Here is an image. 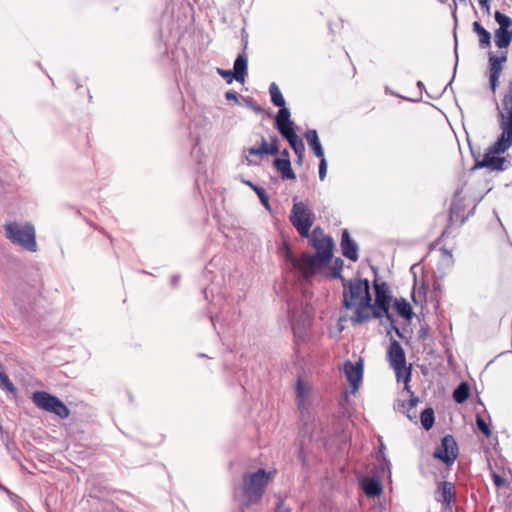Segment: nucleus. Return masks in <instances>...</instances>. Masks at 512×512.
<instances>
[{
  "instance_id": "obj_2",
  "label": "nucleus",
  "mask_w": 512,
  "mask_h": 512,
  "mask_svg": "<svg viewBox=\"0 0 512 512\" xmlns=\"http://www.w3.org/2000/svg\"><path fill=\"white\" fill-rule=\"evenodd\" d=\"M343 306L346 309H354L351 317L353 324H361L370 321L368 315L371 310L370 285L367 279L355 278L343 283Z\"/></svg>"
},
{
  "instance_id": "obj_39",
  "label": "nucleus",
  "mask_w": 512,
  "mask_h": 512,
  "mask_svg": "<svg viewBox=\"0 0 512 512\" xmlns=\"http://www.w3.org/2000/svg\"><path fill=\"white\" fill-rule=\"evenodd\" d=\"M479 4L481 6L482 9H485L486 13L487 14H490V4H489V0H480L479 1Z\"/></svg>"
},
{
  "instance_id": "obj_26",
  "label": "nucleus",
  "mask_w": 512,
  "mask_h": 512,
  "mask_svg": "<svg viewBox=\"0 0 512 512\" xmlns=\"http://www.w3.org/2000/svg\"><path fill=\"white\" fill-rule=\"evenodd\" d=\"M392 368L395 372L397 381H403L407 387L409 382L411 381V375H412L411 365L407 366V363H406L403 365L392 366Z\"/></svg>"
},
{
  "instance_id": "obj_14",
  "label": "nucleus",
  "mask_w": 512,
  "mask_h": 512,
  "mask_svg": "<svg viewBox=\"0 0 512 512\" xmlns=\"http://www.w3.org/2000/svg\"><path fill=\"white\" fill-rule=\"evenodd\" d=\"M456 499V488L452 482L444 481L438 484L436 490V500L445 508H451Z\"/></svg>"
},
{
  "instance_id": "obj_40",
  "label": "nucleus",
  "mask_w": 512,
  "mask_h": 512,
  "mask_svg": "<svg viewBox=\"0 0 512 512\" xmlns=\"http://www.w3.org/2000/svg\"><path fill=\"white\" fill-rule=\"evenodd\" d=\"M225 97L227 100H235V101H238V95L236 92L234 91H227L225 93Z\"/></svg>"
},
{
  "instance_id": "obj_10",
  "label": "nucleus",
  "mask_w": 512,
  "mask_h": 512,
  "mask_svg": "<svg viewBox=\"0 0 512 512\" xmlns=\"http://www.w3.org/2000/svg\"><path fill=\"white\" fill-rule=\"evenodd\" d=\"M459 454L458 445L452 435H445L441 443L435 448L433 457L447 466H451Z\"/></svg>"
},
{
  "instance_id": "obj_12",
  "label": "nucleus",
  "mask_w": 512,
  "mask_h": 512,
  "mask_svg": "<svg viewBox=\"0 0 512 512\" xmlns=\"http://www.w3.org/2000/svg\"><path fill=\"white\" fill-rule=\"evenodd\" d=\"M344 373L353 390L357 391L363 377V360L359 359L356 363L346 361L344 364Z\"/></svg>"
},
{
  "instance_id": "obj_3",
  "label": "nucleus",
  "mask_w": 512,
  "mask_h": 512,
  "mask_svg": "<svg viewBox=\"0 0 512 512\" xmlns=\"http://www.w3.org/2000/svg\"><path fill=\"white\" fill-rule=\"evenodd\" d=\"M276 473V469L270 471L258 469L253 473H245L242 476V493L246 499V506L257 504L261 501L266 488Z\"/></svg>"
},
{
  "instance_id": "obj_33",
  "label": "nucleus",
  "mask_w": 512,
  "mask_h": 512,
  "mask_svg": "<svg viewBox=\"0 0 512 512\" xmlns=\"http://www.w3.org/2000/svg\"><path fill=\"white\" fill-rule=\"evenodd\" d=\"M476 425H477V428L486 437H490L491 436V430L489 428V425L486 423V421L480 415H477V417H476Z\"/></svg>"
},
{
  "instance_id": "obj_30",
  "label": "nucleus",
  "mask_w": 512,
  "mask_h": 512,
  "mask_svg": "<svg viewBox=\"0 0 512 512\" xmlns=\"http://www.w3.org/2000/svg\"><path fill=\"white\" fill-rule=\"evenodd\" d=\"M435 416L432 408H426L420 415V422L425 430L432 428L434 424Z\"/></svg>"
},
{
  "instance_id": "obj_43",
  "label": "nucleus",
  "mask_w": 512,
  "mask_h": 512,
  "mask_svg": "<svg viewBox=\"0 0 512 512\" xmlns=\"http://www.w3.org/2000/svg\"><path fill=\"white\" fill-rule=\"evenodd\" d=\"M281 154H282V156H284V157H288V156H289V152H288V150H286V149H285V150H283Z\"/></svg>"
},
{
  "instance_id": "obj_19",
  "label": "nucleus",
  "mask_w": 512,
  "mask_h": 512,
  "mask_svg": "<svg viewBox=\"0 0 512 512\" xmlns=\"http://www.w3.org/2000/svg\"><path fill=\"white\" fill-rule=\"evenodd\" d=\"M287 141L289 142L290 147L293 149L295 154L298 157V163L301 164L304 158L305 153V146L303 143V140L295 133V131H292L286 135L283 136Z\"/></svg>"
},
{
  "instance_id": "obj_5",
  "label": "nucleus",
  "mask_w": 512,
  "mask_h": 512,
  "mask_svg": "<svg viewBox=\"0 0 512 512\" xmlns=\"http://www.w3.org/2000/svg\"><path fill=\"white\" fill-rule=\"evenodd\" d=\"M373 287L375 291V300L374 303L371 302V310L368 312L370 320L381 319L383 317L390 319L389 308L392 296L388 285L385 282H378L375 280L373 282Z\"/></svg>"
},
{
  "instance_id": "obj_34",
  "label": "nucleus",
  "mask_w": 512,
  "mask_h": 512,
  "mask_svg": "<svg viewBox=\"0 0 512 512\" xmlns=\"http://www.w3.org/2000/svg\"><path fill=\"white\" fill-rule=\"evenodd\" d=\"M254 192L257 194V196L259 197L261 203L263 204V206L267 209H270V204H269V197L265 191L264 188L258 186L257 188H254Z\"/></svg>"
},
{
  "instance_id": "obj_11",
  "label": "nucleus",
  "mask_w": 512,
  "mask_h": 512,
  "mask_svg": "<svg viewBox=\"0 0 512 512\" xmlns=\"http://www.w3.org/2000/svg\"><path fill=\"white\" fill-rule=\"evenodd\" d=\"M279 139L276 134H272L268 139L261 137V142L259 146H253L248 148L246 151L251 156H257L263 158L268 155H277L280 153L279 150Z\"/></svg>"
},
{
  "instance_id": "obj_42",
  "label": "nucleus",
  "mask_w": 512,
  "mask_h": 512,
  "mask_svg": "<svg viewBox=\"0 0 512 512\" xmlns=\"http://www.w3.org/2000/svg\"><path fill=\"white\" fill-rule=\"evenodd\" d=\"M282 504H283L282 501L278 504V508H277L276 512H290L289 509H282Z\"/></svg>"
},
{
  "instance_id": "obj_13",
  "label": "nucleus",
  "mask_w": 512,
  "mask_h": 512,
  "mask_svg": "<svg viewBox=\"0 0 512 512\" xmlns=\"http://www.w3.org/2000/svg\"><path fill=\"white\" fill-rule=\"evenodd\" d=\"M507 60L506 52L502 56H493L489 57V82L490 89L493 93L496 92V89L499 84V78L501 72L503 70L502 64Z\"/></svg>"
},
{
  "instance_id": "obj_37",
  "label": "nucleus",
  "mask_w": 512,
  "mask_h": 512,
  "mask_svg": "<svg viewBox=\"0 0 512 512\" xmlns=\"http://www.w3.org/2000/svg\"><path fill=\"white\" fill-rule=\"evenodd\" d=\"M342 265L343 261L340 258L335 260V266L337 267V269L335 268V270L333 271L334 277H341L340 270L342 269Z\"/></svg>"
},
{
  "instance_id": "obj_15",
  "label": "nucleus",
  "mask_w": 512,
  "mask_h": 512,
  "mask_svg": "<svg viewBox=\"0 0 512 512\" xmlns=\"http://www.w3.org/2000/svg\"><path fill=\"white\" fill-rule=\"evenodd\" d=\"M387 359L390 363V366L403 365L406 364V356L404 349L401 344L397 340H392L388 351H387Z\"/></svg>"
},
{
  "instance_id": "obj_18",
  "label": "nucleus",
  "mask_w": 512,
  "mask_h": 512,
  "mask_svg": "<svg viewBox=\"0 0 512 512\" xmlns=\"http://www.w3.org/2000/svg\"><path fill=\"white\" fill-rule=\"evenodd\" d=\"M361 488L368 497H378L383 492L380 481L372 477H365L361 481Z\"/></svg>"
},
{
  "instance_id": "obj_8",
  "label": "nucleus",
  "mask_w": 512,
  "mask_h": 512,
  "mask_svg": "<svg viewBox=\"0 0 512 512\" xmlns=\"http://www.w3.org/2000/svg\"><path fill=\"white\" fill-rule=\"evenodd\" d=\"M33 403L40 409L54 413L61 419H66L70 415L68 407L56 396L45 391H36L32 395Z\"/></svg>"
},
{
  "instance_id": "obj_1",
  "label": "nucleus",
  "mask_w": 512,
  "mask_h": 512,
  "mask_svg": "<svg viewBox=\"0 0 512 512\" xmlns=\"http://www.w3.org/2000/svg\"><path fill=\"white\" fill-rule=\"evenodd\" d=\"M499 127L501 134L489 146L483 158L476 161L475 168H487L491 171H504L508 168L509 161L502 155L512 147V79L508 82L499 108Z\"/></svg>"
},
{
  "instance_id": "obj_25",
  "label": "nucleus",
  "mask_w": 512,
  "mask_h": 512,
  "mask_svg": "<svg viewBox=\"0 0 512 512\" xmlns=\"http://www.w3.org/2000/svg\"><path fill=\"white\" fill-rule=\"evenodd\" d=\"M310 387L305 384L301 379L296 384V400L299 408H304L306 400L310 395Z\"/></svg>"
},
{
  "instance_id": "obj_35",
  "label": "nucleus",
  "mask_w": 512,
  "mask_h": 512,
  "mask_svg": "<svg viewBox=\"0 0 512 512\" xmlns=\"http://www.w3.org/2000/svg\"><path fill=\"white\" fill-rule=\"evenodd\" d=\"M219 75H221L228 84L232 83L234 79V72L232 70L217 69Z\"/></svg>"
},
{
  "instance_id": "obj_44",
  "label": "nucleus",
  "mask_w": 512,
  "mask_h": 512,
  "mask_svg": "<svg viewBox=\"0 0 512 512\" xmlns=\"http://www.w3.org/2000/svg\"><path fill=\"white\" fill-rule=\"evenodd\" d=\"M439 1L442 2V3H445L447 0H439Z\"/></svg>"
},
{
  "instance_id": "obj_16",
  "label": "nucleus",
  "mask_w": 512,
  "mask_h": 512,
  "mask_svg": "<svg viewBox=\"0 0 512 512\" xmlns=\"http://www.w3.org/2000/svg\"><path fill=\"white\" fill-rule=\"evenodd\" d=\"M275 127L282 136L294 131L293 122L290 121V112L286 107L279 109L275 118Z\"/></svg>"
},
{
  "instance_id": "obj_38",
  "label": "nucleus",
  "mask_w": 512,
  "mask_h": 512,
  "mask_svg": "<svg viewBox=\"0 0 512 512\" xmlns=\"http://www.w3.org/2000/svg\"><path fill=\"white\" fill-rule=\"evenodd\" d=\"M492 478H493L494 484L497 487L502 486L504 484V482H505L504 479L500 475H498L496 473L493 474Z\"/></svg>"
},
{
  "instance_id": "obj_7",
  "label": "nucleus",
  "mask_w": 512,
  "mask_h": 512,
  "mask_svg": "<svg viewBox=\"0 0 512 512\" xmlns=\"http://www.w3.org/2000/svg\"><path fill=\"white\" fill-rule=\"evenodd\" d=\"M284 257L306 279L314 275L319 268L326 265V263L320 262L316 255L309 253H302L300 257H296L289 247H286Z\"/></svg>"
},
{
  "instance_id": "obj_22",
  "label": "nucleus",
  "mask_w": 512,
  "mask_h": 512,
  "mask_svg": "<svg viewBox=\"0 0 512 512\" xmlns=\"http://www.w3.org/2000/svg\"><path fill=\"white\" fill-rule=\"evenodd\" d=\"M473 31L478 36L479 46L482 49H486L491 44V34L486 30L479 21L473 23Z\"/></svg>"
},
{
  "instance_id": "obj_41",
  "label": "nucleus",
  "mask_w": 512,
  "mask_h": 512,
  "mask_svg": "<svg viewBox=\"0 0 512 512\" xmlns=\"http://www.w3.org/2000/svg\"><path fill=\"white\" fill-rule=\"evenodd\" d=\"M243 183L246 184L247 186H249L253 191H254V188L258 187L257 185H255L254 183H252L249 180H244Z\"/></svg>"
},
{
  "instance_id": "obj_23",
  "label": "nucleus",
  "mask_w": 512,
  "mask_h": 512,
  "mask_svg": "<svg viewBox=\"0 0 512 512\" xmlns=\"http://www.w3.org/2000/svg\"><path fill=\"white\" fill-rule=\"evenodd\" d=\"M305 138H306L311 150L315 154V156L318 158L323 157L324 152H323L321 143L319 141L317 131L316 130H308L305 133Z\"/></svg>"
},
{
  "instance_id": "obj_36",
  "label": "nucleus",
  "mask_w": 512,
  "mask_h": 512,
  "mask_svg": "<svg viewBox=\"0 0 512 512\" xmlns=\"http://www.w3.org/2000/svg\"><path fill=\"white\" fill-rule=\"evenodd\" d=\"M326 171H327V162L323 156V157H320V164H319V177L321 180L325 179Z\"/></svg>"
},
{
  "instance_id": "obj_24",
  "label": "nucleus",
  "mask_w": 512,
  "mask_h": 512,
  "mask_svg": "<svg viewBox=\"0 0 512 512\" xmlns=\"http://www.w3.org/2000/svg\"><path fill=\"white\" fill-rule=\"evenodd\" d=\"M495 45L499 49H507L512 41V31L505 29H496L494 33Z\"/></svg>"
},
{
  "instance_id": "obj_28",
  "label": "nucleus",
  "mask_w": 512,
  "mask_h": 512,
  "mask_svg": "<svg viewBox=\"0 0 512 512\" xmlns=\"http://www.w3.org/2000/svg\"><path fill=\"white\" fill-rule=\"evenodd\" d=\"M470 395V386L467 382H462L453 392V399L457 403L465 402Z\"/></svg>"
},
{
  "instance_id": "obj_4",
  "label": "nucleus",
  "mask_w": 512,
  "mask_h": 512,
  "mask_svg": "<svg viewBox=\"0 0 512 512\" xmlns=\"http://www.w3.org/2000/svg\"><path fill=\"white\" fill-rule=\"evenodd\" d=\"M5 235L12 243L21 246L31 252L37 250L36 235L33 225L27 223L21 225L17 222H9L4 225Z\"/></svg>"
},
{
  "instance_id": "obj_27",
  "label": "nucleus",
  "mask_w": 512,
  "mask_h": 512,
  "mask_svg": "<svg viewBox=\"0 0 512 512\" xmlns=\"http://www.w3.org/2000/svg\"><path fill=\"white\" fill-rule=\"evenodd\" d=\"M394 307L399 316L406 320H411L413 316L412 307L410 304L404 299H396L394 303Z\"/></svg>"
},
{
  "instance_id": "obj_31",
  "label": "nucleus",
  "mask_w": 512,
  "mask_h": 512,
  "mask_svg": "<svg viewBox=\"0 0 512 512\" xmlns=\"http://www.w3.org/2000/svg\"><path fill=\"white\" fill-rule=\"evenodd\" d=\"M494 18H495V21L499 25L498 29L509 30V28L512 25L511 18L509 16H507L506 14L500 12V11H496L495 12Z\"/></svg>"
},
{
  "instance_id": "obj_29",
  "label": "nucleus",
  "mask_w": 512,
  "mask_h": 512,
  "mask_svg": "<svg viewBox=\"0 0 512 512\" xmlns=\"http://www.w3.org/2000/svg\"><path fill=\"white\" fill-rule=\"evenodd\" d=\"M269 92L271 96L272 103L280 108L285 107V100L284 97L278 88V86L275 83H272L269 87Z\"/></svg>"
},
{
  "instance_id": "obj_20",
  "label": "nucleus",
  "mask_w": 512,
  "mask_h": 512,
  "mask_svg": "<svg viewBox=\"0 0 512 512\" xmlns=\"http://www.w3.org/2000/svg\"><path fill=\"white\" fill-rule=\"evenodd\" d=\"M234 79L243 83L247 74V57L245 54H239L234 62L233 67Z\"/></svg>"
},
{
  "instance_id": "obj_21",
  "label": "nucleus",
  "mask_w": 512,
  "mask_h": 512,
  "mask_svg": "<svg viewBox=\"0 0 512 512\" xmlns=\"http://www.w3.org/2000/svg\"><path fill=\"white\" fill-rule=\"evenodd\" d=\"M274 167L281 173L283 179L295 180L296 174L291 168V162L286 158H276L273 162Z\"/></svg>"
},
{
  "instance_id": "obj_6",
  "label": "nucleus",
  "mask_w": 512,
  "mask_h": 512,
  "mask_svg": "<svg viewBox=\"0 0 512 512\" xmlns=\"http://www.w3.org/2000/svg\"><path fill=\"white\" fill-rule=\"evenodd\" d=\"M289 220L301 237L308 238L315 216L304 202H294Z\"/></svg>"
},
{
  "instance_id": "obj_9",
  "label": "nucleus",
  "mask_w": 512,
  "mask_h": 512,
  "mask_svg": "<svg viewBox=\"0 0 512 512\" xmlns=\"http://www.w3.org/2000/svg\"><path fill=\"white\" fill-rule=\"evenodd\" d=\"M310 245L316 250V256L320 262L328 264L333 256V239L326 235L321 227H315L312 233H309Z\"/></svg>"
},
{
  "instance_id": "obj_32",
  "label": "nucleus",
  "mask_w": 512,
  "mask_h": 512,
  "mask_svg": "<svg viewBox=\"0 0 512 512\" xmlns=\"http://www.w3.org/2000/svg\"><path fill=\"white\" fill-rule=\"evenodd\" d=\"M0 386L4 387L10 392H15L16 388L14 384L9 380L8 376L6 375L3 366L0 364Z\"/></svg>"
},
{
  "instance_id": "obj_17",
  "label": "nucleus",
  "mask_w": 512,
  "mask_h": 512,
  "mask_svg": "<svg viewBox=\"0 0 512 512\" xmlns=\"http://www.w3.org/2000/svg\"><path fill=\"white\" fill-rule=\"evenodd\" d=\"M342 254L349 260L356 262L358 260L357 245L350 238L348 230H343L341 237Z\"/></svg>"
}]
</instances>
